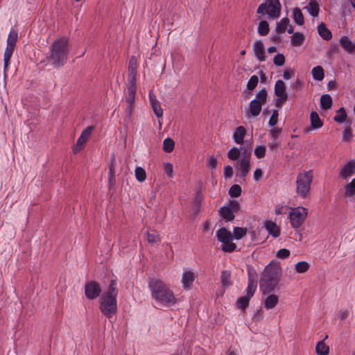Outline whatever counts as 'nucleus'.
I'll use <instances>...</instances> for the list:
<instances>
[{
  "label": "nucleus",
  "instance_id": "1",
  "mask_svg": "<svg viewBox=\"0 0 355 355\" xmlns=\"http://www.w3.org/2000/svg\"><path fill=\"white\" fill-rule=\"evenodd\" d=\"M282 276L280 263L271 261L264 268L259 282V288L263 295L270 294L275 290Z\"/></svg>",
  "mask_w": 355,
  "mask_h": 355
},
{
  "label": "nucleus",
  "instance_id": "2",
  "mask_svg": "<svg viewBox=\"0 0 355 355\" xmlns=\"http://www.w3.org/2000/svg\"><path fill=\"white\" fill-rule=\"evenodd\" d=\"M137 62L135 57L132 56L130 58L128 64V85L127 92L125 94V100L126 103L125 114L126 117L130 119L135 102V96L137 91Z\"/></svg>",
  "mask_w": 355,
  "mask_h": 355
},
{
  "label": "nucleus",
  "instance_id": "3",
  "mask_svg": "<svg viewBox=\"0 0 355 355\" xmlns=\"http://www.w3.org/2000/svg\"><path fill=\"white\" fill-rule=\"evenodd\" d=\"M118 288L116 279H112L107 291L104 292L99 300V309L101 313L108 318L114 316L117 311Z\"/></svg>",
  "mask_w": 355,
  "mask_h": 355
},
{
  "label": "nucleus",
  "instance_id": "4",
  "mask_svg": "<svg viewBox=\"0 0 355 355\" xmlns=\"http://www.w3.org/2000/svg\"><path fill=\"white\" fill-rule=\"evenodd\" d=\"M68 54V40L62 37L55 40L51 44L46 59L54 68H59L67 63Z\"/></svg>",
  "mask_w": 355,
  "mask_h": 355
},
{
  "label": "nucleus",
  "instance_id": "5",
  "mask_svg": "<svg viewBox=\"0 0 355 355\" xmlns=\"http://www.w3.org/2000/svg\"><path fill=\"white\" fill-rule=\"evenodd\" d=\"M148 287L152 297L157 302L168 306L175 304L176 299L173 291L162 280L156 278L150 279L148 282Z\"/></svg>",
  "mask_w": 355,
  "mask_h": 355
},
{
  "label": "nucleus",
  "instance_id": "6",
  "mask_svg": "<svg viewBox=\"0 0 355 355\" xmlns=\"http://www.w3.org/2000/svg\"><path fill=\"white\" fill-rule=\"evenodd\" d=\"M313 174L311 170L302 171L297 174L296 178V193L302 198L307 197L311 190Z\"/></svg>",
  "mask_w": 355,
  "mask_h": 355
},
{
  "label": "nucleus",
  "instance_id": "7",
  "mask_svg": "<svg viewBox=\"0 0 355 355\" xmlns=\"http://www.w3.org/2000/svg\"><path fill=\"white\" fill-rule=\"evenodd\" d=\"M257 283L252 275L248 270V286L245 290L246 295L239 297L236 300V306L239 309L245 311L249 306L250 299L254 296L257 290Z\"/></svg>",
  "mask_w": 355,
  "mask_h": 355
},
{
  "label": "nucleus",
  "instance_id": "8",
  "mask_svg": "<svg viewBox=\"0 0 355 355\" xmlns=\"http://www.w3.org/2000/svg\"><path fill=\"white\" fill-rule=\"evenodd\" d=\"M267 95L265 88L257 93L255 98L252 100L249 104V110L246 112L248 117H256L260 114L263 105L267 101Z\"/></svg>",
  "mask_w": 355,
  "mask_h": 355
},
{
  "label": "nucleus",
  "instance_id": "9",
  "mask_svg": "<svg viewBox=\"0 0 355 355\" xmlns=\"http://www.w3.org/2000/svg\"><path fill=\"white\" fill-rule=\"evenodd\" d=\"M257 12L258 14L266 13L272 19L278 18L281 12L279 0H266L259 6Z\"/></svg>",
  "mask_w": 355,
  "mask_h": 355
},
{
  "label": "nucleus",
  "instance_id": "10",
  "mask_svg": "<svg viewBox=\"0 0 355 355\" xmlns=\"http://www.w3.org/2000/svg\"><path fill=\"white\" fill-rule=\"evenodd\" d=\"M217 239L223 243L221 250L225 252H233L236 249V245L232 243L233 235L225 227H221L216 231Z\"/></svg>",
  "mask_w": 355,
  "mask_h": 355
},
{
  "label": "nucleus",
  "instance_id": "11",
  "mask_svg": "<svg viewBox=\"0 0 355 355\" xmlns=\"http://www.w3.org/2000/svg\"><path fill=\"white\" fill-rule=\"evenodd\" d=\"M308 210L304 207L293 208L289 214L291 225L295 230L299 229L305 221Z\"/></svg>",
  "mask_w": 355,
  "mask_h": 355
},
{
  "label": "nucleus",
  "instance_id": "12",
  "mask_svg": "<svg viewBox=\"0 0 355 355\" xmlns=\"http://www.w3.org/2000/svg\"><path fill=\"white\" fill-rule=\"evenodd\" d=\"M242 155L243 157L238 161L236 167L240 170V178H245L250 170L251 153H248V150L244 149Z\"/></svg>",
  "mask_w": 355,
  "mask_h": 355
},
{
  "label": "nucleus",
  "instance_id": "13",
  "mask_svg": "<svg viewBox=\"0 0 355 355\" xmlns=\"http://www.w3.org/2000/svg\"><path fill=\"white\" fill-rule=\"evenodd\" d=\"M101 291L99 283L96 281L91 280L85 285V295L89 300H93L99 297Z\"/></svg>",
  "mask_w": 355,
  "mask_h": 355
},
{
  "label": "nucleus",
  "instance_id": "14",
  "mask_svg": "<svg viewBox=\"0 0 355 355\" xmlns=\"http://www.w3.org/2000/svg\"><path fill=\"white\" fill-rule=\"evenodd\" d=\"M340 177L346 180L355 174V160L351 159L343 164L338 171Z\"/></svg>",
  "mask_w": 355,
  "mask_h": 355
},
{
  "label": "nucleus",
  "instance_id": "15",
  "mask_svg": "<svg viewBox=\"0 0 355 355\" xmlns=\"http://www.w3.org/2000/svg\"><path fill=\"white\" fill-rule=\"evenodd\" d=\"M253 51L254 56L259 62L266 60V56L264 46L261 40H257L253 44Z\"/></svg>",
  "mask_w": 355,
  "mask_h": 355
},
{
  "label": "nucleus",
  "instance_id": "16",
  "mask_svg": "<svg viewBox=\"0 0 355 355\" xmlns=\"http://www.w3.org/2000/svg\"><path fill=\"white\" fill-rule=\"evenodd\" d=\"M264 227L267 230L269 234L272 237L277 238L280 235L281 229L276 223L271 220H266L264 222Z\"/></svg>",
  "mask_w": 355,
  "mask_h": 355
},
{
  "label": "nucleus",
  "instance_id": "17",
  "mask_svg": "<svg viewBox=\"0 0 355 355\" xmlns=\"http://www.w3.org/2000/svg\"><path fill=\"white\" fill-rule=\"evenodd\" d=\"M149 101L155 116L157 118H161L163 116V110L160 106L159 102L152 92L149 93Z\"/></svg>",
  "mask_w": 355,
  "mask_h": 355
},
{
  "label": "nucleus",
  "instance_id": "18",
  "mask_svg": "<svg viewBox=\"0 0 355 355\" xmlns=\"http://www.w3.org/2000/svg\"><path fill=\"white\" fill-rule=\"evenodd\" d=\"M196 279L195 273L190 270H185L182 277V284L184 289H189Z\"/></svg>",
  "mask_w": 355,
  "mask_h": 355
},
{
  "label": "nucleus",
  "instance_id": "19",
  "mask_svg": "<svg viewBox=\"0 0 355 355\" xmlns=\"http://www.w3.org/2000/svg\"><path fill=\"white\" fill-rule=\"evenodd\" d=\"M94 128V127L92 125L88 126L82 132L80 136L77 140L76 148H78V150L83 148V145L86 143L90 137Z\"/></svg>",
  "mask_w": 355,
  "mask_h": 355
},
{
  "label": "nucleus",
  "instance_id": "20",
  "mask_svg": "<svg viewBox=\"0 0 355 355\" xmlns=\"http://www.w3.org/2000/svg\"><path fill=\"white\" fill-rule=\"evenodd\" d=\"M18 38L17 32L11 29L9 33L8 39H7V46L5 49L6 51L12 52L14 51L15 47L16 46V43Z\"/></svg>",
  "mask_w": 355,
  "mask_h": 355
},
{
  "label": "nucleus",
  "instance_id": "21",
  "mask_svg": "<svg viewBox=\"0 0 355 355\" xmlns=\"http://www.w3.org/2000/svg\"><path fill=\"white\" fill-rule=\"evenodd\" d=\"M275 94L277 97H282L284 99H288V94L286 92V85L282 80L276 81L275 85Z\"/></svg>",
  "mask_w": 355,
  "mask_h": 355
},
{
  "label": "nucleus",
  "instance_id": "22",
  "mask_svg": "<svg viewBox=\"0 0 355 355\" xmlns=\"http://www.w3.org/2000/svg\"><path fill=\"white\" fill-rule=\"evenodd\" d=\"M220 216L225 220V222L232 221L234 218V213L228 206H223L218 210Z\"/></svg>",
  "mask_w": 355,
  "mask_h": 355
},
{
  "label": "nucleus",
  "instance_id": "23",
  "mask_svg": "<svg viewBox=\"0 0 355 355\" xmlns=\"http://www.w3.org/2000/svg\"><path fill=\"white\" fill-rule=\"evenodd\" d=\"M340 44L345 49V51L349 53L355 51V43L352 42L348 36H342L340 38Z\"/></svg>",
  "mask_w": 355,
  "mask_h": 355
},
{
  "label": "nucleus",
  "instance_id": "24",
  "mask_svg": "<svg viewBox=\"0 0 355 355\" xmlns=\"http://www.w3.org/2000/svg\"><path fill=\"white\" fill-rule=\"evenodd\" d=\"M246 135V129L243 126L237 127L233 134V139L237 144H242Z\"/></svg>",
  "mask_w": 355,
  "mask_h": 355
},
{
  "label": "nucleus",
  "instance_id": "25",
  "mask_svg": "<svg viewBox=\"0 0 355 355\" xmlns=\"http://www.w3.org/2000/svg\"><path fill=\"white\" fill-rule=\"evenodd\" d=\"M278 302L279 297L277 295L270 294L265 299L263 306L268 310L272 309L278 304Z\"/></svg>",
  "mask_w": 355,
  "mask_h": 355
},
{
  "label": "nucleus",
  "instance_id": "26",
  "mask_svg": "<svg viewBox=\"0 0 355 355\" xmlns=\"http://www.w3.org/2000/svg\"><path fill=\"white\" fill-rule=\"evenodd\" d=\"M304 9H306L309 14L313 17H318L319 15L320 7L315 0H311L308 3L307 6L304 7Z\"/></svg>",
  "mask_w": 355,
  "mask_h": 355
},
{
  "label": "nucleus",
  "instance_id": "27",
  "mask_svg": "<svg viewBox=\"0 0 355 355\" xmlns=\"http://www.w3.org/2000/svg\"><path fill=\"white\" fill-rule=\"evenodd\" d=\"M311 126L313 130L319 129L322 127L323 122L319 117L318 114L312 111L310 114Z\"/></svg>",
  "mask_w": 355,
  "mask_h": 355
},
{
  "label": "nucleus",
  "instance_id": "28",
  "mask_svg": "<svg viewBox=\"0 0 355 355\" xmlns=\"http://www.w3.org/2000/svg\"><path fill=\"white\" fill-rule=\"evenodd\" d=\"M318 32L320 36L325 40H329L332 37L331 32L327 28L323 22L318 25Z\"/></svg>",
  "mask_w": 355,
  "mask_h": 355
},
{
  "label": "nucleus",
  "instance_id": "29",
  "mask_svg": "<svg viewBox=\"0 0 355 355\" xmlns=\"http://www.w3.org/2000/svg\"><path fill=\"white\" fill-rule=\"evenodd\" d=\"M304 41V35L303 33L297 32L294 33L291 37V45L293 46H301Z\"/></svg>",
  "mask_w": 355,
  "mask_h": 355
},
{
  "label": "nucleus",
  "instance_id": "30",
  "mask_svg": "<svg viewBox=\"0 0 355 355\" xmlns=\"http://www.w3.org/2000/svg\"><path fill=\"white\" fill-rule=\"evenodd\" d=\"M290 23L287 17L282 18L279 21L277 22L275 26V31L278 34L283 33L286 31Z\"/></svg>",
  "mask_w": 355,
  "mask_h": 355
},
{
  "label": "nucleus",
  "instance_id": "31",
  "mask_svg": "<svg viewBox=\"0 0 355 355\" xmlns=\"http://www.w3.org/2000/svg\"><path fill=\"white\" fill-rule=\"evenodd\" d=\"M245 148H232L227 153V157L232 161L237 160L241 155L243 153V151Z\"/></svg>",
  "mask_w": 355,
  "mask_h": 355
},
{
  "label": "nucleus",
  "instance_id": "32",
  "mask_svg": "<svg viewBox=\"0 0 355 355\" xmlns=\"http://www.w3.org/2000/svg\"><path fill=\"white\" fill-rule=\"evenodd\" d=\"M332 106V98L329 94H323L320 97V107L323 110H329Z\"/></svg>",
  "mask_w": 355,
  "mask_h": 355
},
{
  "label": "nucleus",
  "instance_id": "33",
  "mask_svg": "<svg viewBox=\"0 0 355 355\" xmlns=\"http://www.w3.org/2000/svg\"><path fill=\"white\" fill-rule=\"evenodd\" d=\"M344 189L345 196L352 198L355 196V178L345 185Z\"/></svg>",
  "mask_w": 355,
  "mask_h": 355
},
{
  "label": "nucleus",
  "instance_id": "34",
  "mask_svg": "<svg viewBox=\"0 0 355 355\" xmlns=\"http://www.w3.org/2000/svg\"><path fill=\"white\" fill-rule=\"evenodd\" d=\"M293 18L294 21L297 25L302 26L304 23L303 14L299 8H295L293 9Z\"/></svg>",
  "mask_w": 355,
  "mask_h": 355
},
{
  "label": "nucleus",
  "instance_id": "35",
  "mask_svg": "<svg viewBox=\"0 0 355 355\" xmlns=\"http://www.w3.org/2000/svg\"><path fill=\"white\" fill-rule=\"evenodd\" d=\"M147 241L150 244L158 243L161 241L159 234L154 230L146 233Z\"/></svg>",
  "mask_w": 355,
  "mask_h": 355
},
{
  "label": "nucleus",
  "instance_id": "36",
  "mask_svg": "<svg viewBox=\"0 0 355 355\" xmlns=\"http://www.w3.org/2000/svg\"><path fill=\"white\" fill-rule=\"evenodd\" d=\"M329 348L324 343V341H319L315 347V352L318 355H327L329 354Z\"/></svg>",
  "mask_w": 355,
  "mask_h": 355
},
{
  "label": "nucleus",
  "instance_id": "37",
  "mask_svg": "<svg viewBox=\"0 0 355 355\" xmlns=\"http://www.w3.org/2000/svg\"><path fill=\"white\" fill-rule=\"evenodd\" d=\"M231 272L230 270H223L221 272L220 280L224 287H227L232 284Z\"/></svg>",
  "mask_w": 355,
  "mask_h": 355
},
{
  "label": "nucleus",
  "instance_id": "38",
  "mask_svg": "<svg viewBox=\"0 0 355 355\" xmlns=\"http://www.w3.org/2000/svg\"><path fill=\"white\" fill-rule=\"evenodd\" d=\"M312 75L313 79L315 80L320 81L323 80L324 74V70L322 67L317 66L313 68L312 69Z\"/></svg>",
  "mask_w": 355,
  "mask_h": 355
},
{
  "label": "nucleus",
  "instance_id": "39",
  "mask_svg": "<svg viewBox=\"0 0 355 355\" xmlns=\"http://www.w3.org/2000/svg\"><path fill=\"white\" fill-rule=\"evenodd\" d=\"M258 33L261 36H265L269 33V25L268 23L265 21H261L258 26Z\"/></svg>",
  "mask_w": 355,
  "mask_h": 355
},
{
  "label": "nucleus",
  "instance_id": "40",
  "mask_svg": "<svg viewBox=\"0 0 355 355\" xmlns=\"http://www.w3.org/2000/svg\"><path fill=\"white\" fill-rule=\"evenodd\" d=\"M347 119V113L344 107H340L336 115L334 116V119L336 122L342 123Z\"/></svg>",
  "mask_w": 355,
  "mask_h": 355
},
{
  "label": "nucleus",
  "instance_id": "41",
  "mask_svg": "<svg viewBox=\"0 0 355 355\" xmlns=\"http://www.w3.org/2000/svg\"><path fill=\"white\" fill-rule=\"evenodd\" d=\"M175 142L171 138H166L163 141V150L166 153H171L173 150Z\"/></svg>",
  "mask_w": 355,
  "mask_h": 355
},
{
  "label": "nucleus",
  "instance_id": "42",
  "mask_svg": "<svg viewBox=\"0 0 355 355\" xmlns=\"http://www.w3.org/2000/svg\"><path fill=\"white\" fill-rule=\"evenodd\" d=\"M247 233L246 228L236 227L233 230V239L236 240L241 239Z\"/></svg>",
  "mask_w": 355,
  "mask_h": 355
},
{
  "label": "nucleus",
  "instance_id": "43",
  "mask_svg": "<svg viewBox=\"0 0 355 355\" xmlns=\"http://www.w3.org/2000/svg\"><path fill=\"white\" fill-rule=\"evenodd\" d=\"M309 264L306 261H300L295 264V269L298 273H304L309 268Z\"/></svg>",
  "mask_w": 355,
  "mask_h": 355
},
{
  "label": "nucleus",
  "instance_id": "44",
  "mask_svg": "<svg viewBox=\"0 0 355 355\" xmlns=\"http://www.w3.org/2000/svg\"><path fill=\"white\" fill-rule=\"evenodd\" d=\"M135 173L136 179L139 182H142L146 180V173L145 170L143 168H141L140 166H137L135 168Z\"/></svg>",
  "mask_w": 355,
  "mask_h": 355
},
{
  "label": "nucleus",
  "instance_id": "45",
  "mask_svg": "<svg viewBox=\"0 0 355 355\" xmlns=\"http://www.w3.org/2000/svg\"><path fill=\"white\" fill-rule=\"evenodd\" d=\"M114 159L112 161V163L109 167V184L113 186L115 184V168H114Z\"/></svg>",
  "mask_w": 355,
  "mask_h": 355
},
{
  "label": "nucleus",
  "instance_id": "46",
  "mask_svg": "<svg viewBox=\"0 0 355 355\" xmlns=\"http://www.w3.org/2000/svg\"><path fill=\"white\" fill-rule=\"evenodd\" d=\"M241 187L239 184H234L229 190V195L232 198H237L241 194Z\"/></svg>",
  "mask_w": 355,
  "mask_h": 355
},
{
  "label": "nucleus",
  "instance_id": "47",
  "mask_svg": "<svg viewBox=\"0 0 355 355\" xmlns=\"http://www.w3.org/2000/svg\"><path fill=\"white\" fill-rule=\"evenodd\" d=\"M353 137L352 129L348 127L346 128L343 132L342 140L343 141L350 143Z\"/></svg>",
  "mask_w": 355,
  "mask_h": 355
},
{
  "label": "nucleus",
  "instance_id": "48",
  "mask_svg": "<svg viewBox=\"0 0 355 355\" xmlns=\"http://www.w3.org/2000/svg\"><path fill=\"white\" fill-rule=\"evenodd\" d=\"M259 83V78L256 75H253L250 77V80L247 84V88L250 91H252L257 86Z\"/></svg>",
  "mask_w": 355,
  "mask_h": 355
},
{
  "label": "nucleus",
  "instance_id": "49",
  "mask_svg": "<svg viewBox=\"0 0 355 355\" xmlns=\"http://www.w3.org/2000/svg\"><path fill=\"white\" fill-rule=\"evenodd\" d=\"M12 52L4 51L3 55V72L6 74L8 70V67L10 64V60L12 55Z\"/></svg>",
  "mask_w": 355,
  "mask_h": 355
},
{
  "label": "nucleus",
  "instance_id": "50",
  "mask_svg": "<svg viewBox=\"0 0 355 355\" xmlns=\"http://www.w3.org/2000/svg\"><path fill=\"white\" fill-rule=\"evenodd\" d=\"M266 146L263 145L258 146L254 149V155L258 159H261L266 155Z\"/></svg>",
  "mask_w": 355,
  "mask_h": 355
},
{
  "label": "nucleus",
  "instance_id": "51",
  "mask_svg": "<svg viewBox=\"0 0 355 355\" xmlns=\"http://www.w3.org/2000/svg\"><path fill=\"white\" fill-rule=\"evenodd\" d=\"M291 254L288 249L282 248L279 250L276 253V257L279 259H285L289 257Z\"/></svg>",
  "mask_w": 355,
  "mask_h": 355
},
{
  "label": "nucleus",
  "instance_id": "52",
  "mask_svg": "<svg viewBox=\"0 0 355 355\" xmlns=\"http://www.w3.org/2000/svg\"><path fill=\"white\" fill-rule=\"evenodd\" d=\"M274 64L278 67H281L285 63V57L282 53L277 54L273 59Z\"/></svg>",
  "mask_w": 355,
  "mask_h": 355
},
{
  "label": "nucleus",
  "instance_id": "53",
  "mask_svg": "<svg viewBox=\"0 0 355 355\" xmlns=\"http://www.w3.org/2000/svg\"><path fill=\"white\" fill-rule=\"evenodd\" d=\"M218 160L217 158L214 155L210 156L207 162V165L208 167L211 169H215L217 166Z\"/></svg>",
  "mask_w": 355,
  "mask_h": 355
},
{
  "label": "nucleus",
  "instance_id": "54",
  "mask_svg": "<svg viewBox=\"0 0 355 355\" xmlns=\"http://www.w3.org/2000/svg\"><path fill=\"white\" fill-rule=\"evenodd\" d=\"M278 115H279L278 111L275 110H273L272 114V115L270 118L269 122H268V123L270 126H274L277 123Z\"/></svg>",
  "mask_w": 355,
  "mask_h": 355
},
{
  "label": "nucleus",
  "instance_id": "55",
  "mask_svg": "<svg viewBox=\"0 0 355 355\" xmlns=\"http://www.w3.org/2000/svg\"><path fill=\"white\" fill-rule=\"evenodd\" d=\"M230 208H231L232 211L234 213L238 212L240 209L241 206L239 202L237 200H232L230 202V205L228 206Z\"/></svg>",
  "mask_w": 355,
  "mask_h": 355
},
{
  "label": "nucleus",
  "instance_id": "56",
  "mask_svg": "<svg viewBox=\"0 0 355 355\" xmlns=\"http://www.w3.org/2000/svg\"><path fill=\"white\" fill-rule=\"evenodd\" d=\"M282 132V129L278 128H275L270 130L269 132L270 137L273 139H277Z\"/></svg>",
  "mask_w": 355,
  "mask_h": 355
},
{
  "label": "nucleus",
  "instance_id": "57",
  "mask_svg": "<svg viewBox=\"0 0 355 355\" xmlns=\"http://www.w3.org/2000/svg\"><path fill=\"white\" fill-rule=\"evenodd\" d=\"M233 175V168L231 166L227 165L224 167V177L225 178H231Z\"/></svg>",
  "mask_w": 355,
  "mask_h": 355
},
{
  "label": "nucleus",
  "instance_id": "58",
  "mask_svg": "<svg viewBox=\"0 0 355 355\" xmlns=\"http://www.w3.org/2000/svg\"><path fill=\"white\" fill-rule=\"evenodd\" d=\"M164 171L168 176L171 178L173 176V164L169 162L166 163L164 164Z\"/></svg>",
  "mask_w": 355,
  "mask_h": 355
},
{
  "label": "nucleus",
  "instance_id": "59",
  "mask_svg": "<svg viewBox=\"0 0 355 355\" xmlns=\"http://www.w3.org/2000/svg\"><path fill=\"white\" fill-rule=\"evenodd\" d=\"M294 76V71L292 69H286L283 73L284 80H289Z\"/></svg>",
  "mask_w": 355,
  "mask_h": 355
},
{
  "label": "nucleus",
  "instance_id": "60",
  "mask_svg": "<svg viewBox=\"0 0 355 355\" xmlns=\"http://www.w3.org/2000/svg\"><path fill=\"white\" fill-rule=\"evenodd\" d=\"M263 176V172L261 168H257L254 172V180L258 182L261 180Z\"/></svg>",
  "mask_w": 355,
  "mask_h": 355
},
{
  "label": "nucleus",
  "instance_id": "61",
  "mask_svg": "<svg viewBox=\"0 0 355 355\" xmlns=\"http://www.w3.org/2000/svg\"><path fill=\"white\" fill-rule=\"evenodd\" d=\"M280 143L277 141V139H273L272 142L268 144V147L270 150H276L279 146Z\"/></svg>",
  "mask_w": 355,
  "mask_h": 355
},
{
  "label": "nucleus",
  "instance_id": "62",
  "mask_svg": "<svg viewBox=\"0 0 355 355\" xmlns=\"http://www.w3.org/2000/svg\"><path fill=\"white\" fill-rule=\"evenodd\" d=\"M287 101V99H283L282 97H277V98L276 99V103H275V105L277 107H282V104L284 103L286 101Z\"/></svg>",
  "mask_w": 355,
  "mask_h": 355
},
{
  "label": "nucleus",
  "instance_id": "63",
  "mask_svg": "<svg viewBox=\"0 0 355 355\" xmlns=\"http://www.w3.org/2000/svg\"><path fill=\"white\" fill-rule=\"evenodd\" d=\"M349 315V311H342L340 312V315H339V318L340 319V320H343L345 319H346Z\"/></svg>",
  "mask_w": 355,
  "mask_h": 355
},
{
  "label": "nucleus",
  "instance_id": "64",
  "mask_svg": "<svg viewBox=\"0 0 355 355\" xmlns=\"http://www.w3.org/2000/svg\"><path fill=\"white\" fill-rule=\"evenodd\" d=\"M302 82L300 80H297L295 83L292 85L293 88H302Z\"/></svg>",
  "mask_w": 355,
  "mask_h": 355
}]
</instances>
